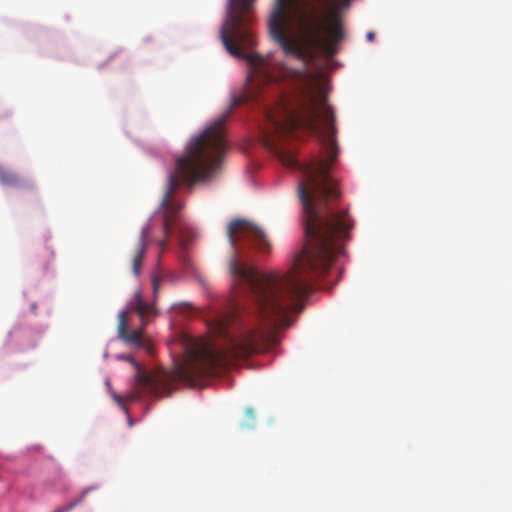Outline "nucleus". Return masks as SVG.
<instances>
[{
    "mask_svg": "<svg viewBox=\"0 0 512 512\" xmlns=\"http://www.w3.org/2000/svg\"><path fill=\"white\" fill-rule=\"evenodd\" d=\"M255 0H229L226 24L221 28L220 36L226 50L233 56L246 60L251 68L247 77L250 85L255 82L267 84L280 82L288 77H301L302 72L287 68L283 63L272 62L257 52H245L242 48H251L256 44L253 32L245 24Z\"/></svg>",
    "mask_w": 512,
    "mask_h": 512,
    "instance_id": "nucleus-4",
    "label": "nucleus"
},
{
    "mask_svg": "<svg viewBox=\"0 0 512 512\" xmlns=\"http://www.w3.org/2000/svg\"><path fill=\"white\" fill-rule=\"evenodd\" d=\"M111 396H112L113 400L117 403V405H118L121 409H123L125 412H127V407H126V405H125V403H124V399H123V397H122V396H120V395H118V394H116L115 392H112V393H111Z\"/></svg>",
    "mask_w": 512,
    "mask_h": 512,
    "instance_id": "nucleus-10",
    "label": "nucleus"
},
{
    "mask_svg": "<svg viewBox=\"0 0 512 512\" xmlns=\"http://www.w3.org/2000/svg\"><path fill=\"white\" fill-rule=\"evenodd\" d=\"M166 243H167V239H164V240H161L159 242V245L161 247L162 250H164L165 246H166Z\"/></svg>",
    "mask_w": 512,
    "mask_h": 512,
    "instance_id": "nucleus-13",
    "label": "nucleus"
},
{
    "mask_svg": "<svg viewBox=\"0 0 512 512\" xmlns=\"http://www.w3.org/2000/svg\"><path fill=\"white\" fill-rule=\"evenodd\" d=\"M150 236L149 226H145L141 229L140 234L133 245L131 253L132 272L135 276L140 274L143 258L146 254L148 239Z\"/></svg>",
    "mask_w": 512,
    "mask_h": 512,
    "instance_id": "nucleus-6",
    "label": "nucleus"
},
{
    "mask_svg": "<svg viewBox=\"0 0 512 512\" xmlns=\"http://www.w3.org/2000/svg\"><path fill=\"white\" fill-rule=\"evenodd\" d=\"M129 317L128 311L122 310L118 315V336L128 344L142 347L145 345L141 330L128 329Z\"/></svg>",
    "mask_w": 512,
    "mask_h": 512,
    "instance_id": "nucleus-5",
    "label": "nucleus"
},
{
    "mask_svg": "<svg viewBox=\"0 0 512 512\" xmlns=\"http://www.w3.org/2000/svg\"><path fill=\"white\" fill-rule=\"evenodd\" d=\"M267 127L261 130L263 145L279 153L282 164L298 167L297 160L279 151L277 137H296L299 130L313 133L321 143L323 156L302 166L303 179L297 193L302 205L306 245L294 265L284 275L266 274L248 266L246 244H253L261 252L270 250L265 232L244 219L232 220L227 236L232 249L229 272L235 288L247 294L254 302L256 316L232 333L226 319L216 322L215 333L224 339L221 347L210 341L182 335L180 352L183 361L173 371L148 374L130 357L136 369V387L126 394L129 401H137L143 391L162 397L178 383L194 384L197 379L214 376L230 366L234 360L265 351L275 342V329L292 325L290 313L298 311V301L313 289L314 281L325 275L336 256L343 251L341 242L349 238L354 221L347 209L337 210L340 200L337 181L330 169L337 159L339 148L335 140V116L327 103L326 93L313 78L305 79L300 95L294 101L281 98L273 109L265 112Z\"/></svg>",
    "mask_w": 512,
    "mask_h": 512,
    "instance_id": "nucleus-1",
    "label": "nucleus"
},
{
    "mask_svg": "<svg viewBox=\"0 0 512 512\" xmlns=\"http://www.w3.org/2000/svg\"><path fill=\"white\" fill-rule=\"evenodd\" d=\"M375 37V34L374 32H368L367 35H366V38L369 40V41H372Z\"/></svg>",
    "mask_w": 512,
    "mask_h": 512,
    "instance_id": "nucleus-12",
    "label": "nucleus"
},
{
    "mask_svg": "<svg viewBox=\"0 0 512 512\" xmlns=\"http://www.w3.org/2000/svg\"><path fill=\"white\" fill-rule=\"evenodd\" d=\"M129 308L131 310L136 311L137 314L140 316V318L142 320V326H144L146 324V320L145 319L149 315H151V314L156 312L153 305L148 304V303L143 301L140 292H135L132 300L129 303Z\"/></svg>",
    "mask_w": 512,
    "mask_h": 512,
    "instance_id": "nucleus-7",
    "label": "nucleus"
},
{
    "mask_svg": "<svg viewBox=\"0 0 512 512\" xmlns=\"http://www.w3.org/2000/svg\"><path fill=\"white\" fill-rule=\"evenodd\" d=\"M160 279L158 278V276L154 275L152 277V285H153V294H154V297L156 298L158 293H159V288H160Z\"/></svg>",
    "mask_w": 512,
    "mask_h": 512,
    "instance_id": "nucleus-11",
    "label": "nucleus"
},
{
    "mask_svg": "<svg viewBox=\"0 0 512 512\" xmlns=\"http://www.w3.org/2000/svg\"><path fill=\"white\" fill-rule=\"evenodd\" d=\"M225 118L208 127L188 144L184 154L176 160L175 169L168 176V184L160 204L163 213V229L169 235L182 204L172 199L182 183L192 186L196 182L210 179L216 171L227 142L224 129Z\"/></svg>",
    "mask_w": 512,
    "mask_h": 512,
    "instance_id": "nucleus-3",
    "label": "nucleus"
},
{
    "mask_svg": "<svg viewBox=\"0 0 512 512\" xmlns=\"http://www.w3.org/2000/svg\"><path fill=\"white\" fill-rule=\"evenodd\" d=\"M349 5L350 0H276L270 36L285 55L306 60L322 53L332 58L345 36L341 10Z\"/></svg>",
    "mask_w": 512,
    "mask_h": 512,
    "instance_id": "nucleus-2",
    "label": "nucleus"
},
{
    "mask_svg": "<svg viewBox=\"0 0 512 512\" xmlns=\"http://www.w3.org/2000/svg\"><path fill=\"white\" fill-rule=\"evenodd\" d=\"M93 488L92 487H89V488H86L84 489L81 494L75 498L74 500H72L71 502H69L67 504V506L65 508H63V510L61 512H66V511H69L71 510L72 508L76 507L78 504L82 503L85 499V497L87 496V494L92 490Z\"/></svg>",
    "mask_w": 512,
    "mask_h": 512,
    "instance_id": "nucleus-9",
    "label": "nucleus"
},
{
    "mask_svg": "<svg viewBox=\"0 0 512 512\" xmlns=\"http://www.w3.org/2000/svg\"><path fill=\"white\" fill-rule=\"evenodd\" d=\"M0 182L3 185L13 186L16 188H24L25 185L20 177L13 171L0 167Z\"/></svg>",
    "mask_w": 512,
    "mask_h": 512,
    "instance_id": "nucleus-8",
    "label": "nucleus"
},
{
    "mask_svg": "<svg viewBox=\"0 0 512 512\" xmlns=\"http://www.w3.org/2000/svg\"><path fill=\"white\" fill-rule=\"evenodd\" d=\"M247 413H248V414H250L251 416H253V411H252V409H248V410H247Z\"/></svg>",
    "mask_w": 512,
    "mask_h": 512,
    "instance_id": "nucleus-14",
    "label": "nucleus"
}]
</instances>
